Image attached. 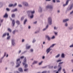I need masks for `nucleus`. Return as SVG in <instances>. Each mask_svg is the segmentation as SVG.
Segmentation results:
<instances>
[{
	"instance_id": "27",
	"label": "nucleus",
	"mask_w": 73,
	"mask_h": 73,
	"mask_svg": "<svg viewBox=\"0 0 73 73\" xmlns=\"http://www.w3.org/2000/svg\"><path fill=\"white\" fill-rule=\"evenodd\" d=\"M35 13V11H31V15H33Z\"/></svg>"
},
{
	"instance_id": "60",
	"label": "nucleus",
	"mask_w": 73,
	"mask_h": 73,
	"mask_svg": "<svg viewBox=\"0 0 73 73\" xmlns=\"http://www.w3.org/2000/svg\"><path fill=\"white\" fill-rule=\"evenodd\" d=\"M57 3H60V1L59 0H58L56 1Z\"/></svg>"
},
{
	"instance_id": "12",
	"label": "nucleus",
	"mask_w": 73,
	"mask_h": 73,
	"mask_svg": "<svg viewBox=\"0 0 73 73\" xmlns=\"http://www.w3.org/2000/svg\"><path fill=\"white\" fill-rule=\"evenodd\" d=\"M23 3L25 7H28V3L26 2H23Z\"/></svg>"
},
{
	"instance_id": "39",
	"label": "nucleus",
	"mask_w": 73,
	"mask_h": 73,
	"mask_svg": "<svg viewBox=\"0 0 73 73\" xmlns=\"http://www.w3.org/2000/svg\"><path fill=\"white\" fill-rule=\"evenodd\" d=\"M69 29H70V30H72L73 29V27H70L69 28Z\"/></svg>"
},
{
	"instance_id": "25",
	"label": "nucleus",
	"mask_w": 73,
	"mask_h": 73,
	"mask_svg": "<svg viewBox=\"0 0 73 73\" xmlns=\"http://www.w3.org/2000/svg\"><path fill=\"white\" fill-rule=\"evenodd\" d=\"M64 26L66 27H67L68 26V23L66 22L65 23H64Z\"/></svg>"
},
{
	"instance_id": "52",
	"label": "nucleus",
	"mask_w": 73,
	"mask_h": 73,
	"mask_svg": "<svg viewBox=\"0 0 73 73\" xmlns=\"http://www.w3.org/2000/svg\"><path fill=\"white\" fill-rule=\"evenodd\" d=\"M30 51L31 52H33V49H30Z\"/></svg>"
},
{
	"instance_id": "2",
	"label": "nucleus",
	"mask_w": 73,
	"mask_h": 73,
	"mask_svg": "<svg viewBox=\"0 0 73 73\" xmlns=\"http://www.w3.org/2000/svg\"><path fill=\"white\" fill-rule=\"evenodd\" d=\"M48 23L49 24V25H52V18L50 17H49L48 19Z\"/></svg>"
},
{
	"instance_id": "18",
	"label": "nucleus",
	"mask_w": 73,
	"mask_h": 73,
	"mask_svg": "<svg viewBox=\"0 0 73 73\" xmlns=\"http://www.w3.org/2000/svg\"><path fill=\"white\" fill-rule=\"evenodd\" d=\"M12 23L13 25V26H15V20H13Z\"/></svg>"
},
{
	"instance_id": "45",
	"label": "nucleus",
	"mask_w": 73,
	"mask_h": 73,
	"mask_svg": "<svg viewBox=\"0 0 73 73\" xmlns=\"http://www.w3.org/2000/svg\"><path fill=\"white\" fill-rule=\"evenodd\" d=\"M17 5V4L16 3H15L14 5H13V7H16Z\"/></svg>"
},
{
	"instance_id": "44",
	"label": "nucleus",
	"mask_w": 73,
	"mask_h": 73,
	"mask_svg": "<svg viewBox=\"0 0 73 73\" xmlns=\"http://www.w3.org/2000/svg\"><path fill=\"white\" fill-rule=\"evenodd\" d=\"M48 27H49V25H46V29H47L48 28Z\"/></svg>"
},
{
	"instance_id": "6",
	"label": "nucleus",
	"mask_w": 73,
	"mask_h": 73,
	"mask_svg": "<svg viewBox=\"0 0 73 73\" xmlns=\"http://www.w3.org/2000/svg\"><path fill=\"white\" fill-rule=\"evenodd\" d=\"M31 47V46L30 45L29 46V44H27L26 45V49H29Z\"/></svg>"
},
{
	"instance_id": "11",
	"label": "nucleus",
	"mask_w": 73,
	"mask_h": 73,
	"mask_svg": "<svg viewBox=\"0 0 73 73\" xmlns=\"http://www.w3.org/2000/svg\"><path fill=\"white\" fill-rule=\"evenodd\" d=\"M73 7V5L72 4L71 6L70 7V8L68 9V11H71V10H72V8Z\"/></svg>"
},
{
	"instance_id": "23",
	"label": "nucleus",
	"mask_w": 73,
	"mask_h": 73,
	"mask_svg": "<svg viewBox=\"0 0 73 73\" xmlns=\"http://www.w3.org/2000/svg\"><path fill=\"white\" fill-rule=\"evenodd\" d=\"M18 31L16 30H15L13 31V33L14 35H15L16 33V32H17Z\"/></svg>"
},
{
	"instance_id": "35",
	"label": "nucleus",
	"mask_w": 73,
	"mask_h": 73,
	"mask_svg": "<svg viewBox=\"0 0 73 73\" xmlns=\"http://www.w3.org/2000/svg\"><path fill=\"white\" fill-rule=\"evenodd\" d=\"M11 65H12V66H13V65H15V63H14V62H11Z\"/></svg>"
},
{
	"instance_id": "17",
	"label": "nucleus",
	"mask_w": 73,
	"mask_h": 73,
	"mask_svg": "<svg viewBox=\"0 0 73 73\" xmlns=\"http://www.w3.org/2000/svg\"><path fill=\"white\" fill-rule=\"evenodd\" d=\"M16 23L18 25H20V21L19 20H17L16 21Z\"/></svg>"
},
{
	"instance_id": "15",
	"label": "nucleus",
	"mask_w": 73,
	"mask_h": 73,
	"mask_svg": "<svg viewBox=\"0 0 73 73\" xmlns=\"http://www.w3.org/2000/svg\"><path fill=\"white\" fill-rule=\"evenodd\" d=\"M63 62H61L60 63H58V67L59 68H61V64H62L63 63Z\"/></svg>"
},
{
	"instance_id": "32",
	"label": "nucleus",
	"mask_w": 73,
	"mask_h": 73,
	"mask_svg": "<svg viewBox=\"0 0 73 73\" xmlns=\"http://www.w3.org/2000/svg\"><path fill=\"white\" fill-rule=\"evenodd\" d=\"M36 41V39H33V43H35V42Z\"/></svg>"
},
{
	"instance_id": "10",
	"label": "nucleus",
	"mask_w": 73,
	"mask_h": 73,
	"mask_svg": "<svg viewBox=\"0 0 73 73\" xmlns=\"http://www.w3.org/2000/svg\"><path fill=\"white\" fill-rule=\"evenodd\" d=\"M52 50V49H51L50 47L48 48L46 50V54H48V53H49L50 51Z\"/></svg>"
},
{
	"instance_id": "28",
	"label": "nucleus",
	"mask_w": 73,
	"mask_h": 73,
	"mask_svg": "<svg viewBox=\"0 0 73 73\" xmlns=\"http://www.w3.org/2000/svg\"><path fill=\"white\" fill-rule=\"evenodd\" d=\"M54 30H57L58 29V27L54 26Z\"/></svg>"
},
{
	"instance_id": "24",
	"label": "nucleus",
	"mask_w": 73,
	"mask_h": 73,
	"mask_svg": "<svg viewBox=\"0 0 73 73\" xmlns=\"http://www.w3.org/2000/svg\"><path fill=\"white\" fill-rule=\"evenodd\" d=\"M3 17L5 18L8 17V14H7V13H6L5 15L3 16Z\"/></svg>"
},
{
	"instance_id": "5",
	"label": "nucleus",
	"mask_w": 73,
	"mask_h": 73,
	"mask_svg": "<svg viewBox=\"0 0 73 73\" xmlns=\"http://www.w3.org/2000/svg\"><path fill=\"white\" fill-rule=\"evenodd\" d=\"M46 38H47V40H48V41H50V40H51V38L49 36L46 35L45 36Z\"/></svg>"
},
{
	"instance_id": "30",
	"label": "nucleus",
	"mask_w": 73,
	"mask_h": 73,
	"mask_svg": "<svg viewBox=\"0 0 73 73\" xmlns=\"http://www.w3.org/2000/svg\"><path fill=\"white\" fill-rule=\"evenodd\" d=\"M54 45H55V44H52L51 46L49 48H53V47L54 46Z\"/></svg>"
},
{
	"instance_id": "53",
	"label": "nucleus",
	"mask_w": 73,
	"mask_h": 73,
	"mask_svg": "<svg viewBox=\"0 0 73 73\" xmlns=\"http://www.w3.org/2000/svg\"><path fill=\"white\" fill-rule=\"evenodd\" d=\"M18 6L19 7H22V5L21 4L19 5Z\"/></svg>"
},
{
	"instance_id": "56",
	"label": "nucleus",
	"mask_w": 73,
	"mask_h": 73,
	"mask_svg": "<svg viewBox=\"0 0 73 73\" xmlns=\"http://www.w3.org/2000/svg\"><path fill=\"white\" fill-rule=\"evenodd\" d=\"M42 62H40V63H39V65H41V64H42Z\"/></svg>"
},
{
	"instance_id": "57",
	"label": "nucleus",
	"mask_w": 73,
	"mask_h": 73,
	"mask_svg": "<svg viewBox=\"0 0 73 73\" xmlns=\"http://www.w3.org/2000/svg\"><path fill=\"white\" fill-rule=\"evenodd\" d=\"M21 50H19V51H18V54H20V53H21Z\"/></svg>"
},
{
	"instance_id": "54",
	"label": "nucleus",
	"mask_w": 73,
	"mask_h": 73,
	"mask_svg": "<svg viewBox=\"0 0 73 73\" xmlns=\"http://www.w3.org/2000/svg\"><path fill=\"white\" fill-rule=\"evenodd\" d=\"M55 38V37L54 36H53L52 37H51V39H54Z\"/></svg>"
},
{
	"instance_id": "31",
	"label": "nucleus",
	"mask_w": 73,
	"mask_h": 73,
	"mask_svg": "<svg viewBox=\"0 0 73 73\" xmlns=\"http://www.w3.org/2000/svg\"><path fill=\"white\" fill-rule=\"evenodd\" d=\"M11 17L13 18L15 17V14H12V16H11Z\"/></svg>"
},
{
	"instance_id": "14",
	"label": "nucleus",
	"mask_w": 73,
	"mask_h": 73,
	"mask_svg": "<svg viewBox=\"0 0 73 73\" xmlns=\"http://www.w3.org/2000/svg\"><path fill=\"white\" fill-rule=\"evenodd\" d=\"M68 3H68V1H66V4H64L63 5V7H65V6H66V5H68Z\"/></svg>"
},
{
	"instance_id": "58",
	"label": "nucleus",
	"mask_w": 73,
	"mask_h": 73,
	"mask_svg": "<svg viewBox=\"0 0 73 73\" xmlns=\"http://www.w3.org/2000/svg\"><path fill=\"white\" fill-rule=\"evenodd\" d=\"M6 10L7 11H9V8H7Z\"/></svg>"
},
{
	"instance_id": "7",
	"label": "nucleus",
	"mask_w": 73,
	"mask_h": 73,
	"mask_svg": "<svg viewBox=\"0 0 73 73\" xmlns=\"http://www.w3.org/2000/svg\"><path fill=\"white\" fill-rule=\"evenodd\" d=\"M6 54H7V52H5L4 53V55L1 58L0 62H2V60H3V58H4V57H5V56H6Z\"/></svg>"
},
{
	"instance_id": "61",
	"label": "nucleus",
	"mask_w": 73,
	"mask_h": 73,
	"mask_svg": "<svg viewBox=\"0 0 73 73\" xmlns=\"http://www.w3.org/2000/svg\"><path fill=\"white\" fill-rule=\"evenodd\" d=\"M53 66H50L49 67V68H53Z\"/></svg>"
},
{
	"instance_id": "33",
	"label": "nucleus",
	"mask_w": 73,
	"mask_h": 73,
	"mask_svg": "<svg viewBox=\"0 0 73 73\" xmlns=\"http://www.w3.org/2000/svg\"><path fill=\"white\" fill-rule=\"evenodd\" d=\"M28 68V64H25V68L26 69V68Z\"/></svg>"
},
{
	"instance_id": "36",
	"label": "nucleus",
	"mask_w": 73,
	"mask_h": 73,
	"mask_svg": "<svg viewBox=\"0 0 73 73\" xmlns=\"http://www.w3.org/2000/svg\"><path fill=\"white\" fill-rule=\"evenodd\" d=\"M60 54H58L55 57L56 58H58V57H60Z\"/></svg>"
},
{
	"instance_id": "22",
	"label": "nucleus",
	"mask_w": 73,
	"mask_h": 73,
	"mask_svg": "<svg viewBox=\"0 0 73 73\" xmlns=\"http://www.w3.org/2000/svg\"><path fill=\"white\" fill-rule=\"evenodd\" d=\"M7 35V33H5L3 34V35L2 36V37H4L6 36V35Z\"/></svg>"
},
{
	"instance_id": "16",
	"label": "nucleus",
	"mask_w": 73,
	"mask_h": 73,
	"mask_svg": "<svg viewBox=\"0 0 73 73\" xmlns=\"http://www.w3.org/2000/svg\"><path fill=\"white\" fill-rule=\"evenodd\" d=\"M18 70L19 71L21 72H23V69H22V68H19L18 69Z\"/></svg>"
},
{
	"instance_id": "4",
	"label": "nucleus",
	"mask_w": 73,
	"mask_h": 73,
	"mask_svg": "<svg viewBox=\"0 0 73 73\" xmlns=\"http://www.w3.org/2000/svg\"><path fill=\"white\" fill-rule=\"evenodd\" d=\"M46 8H49L50 9H52L53 8L52 5H49L47 6L46 7Z\"/></svg>"
},
{
	"instance_id": "59",
	"label": "nucleus",
	"mask_w": 73,
	"mask_h": 73,
	"mask_svg": "<svg viewBox=\"0 0 73 73\" xmlns=\"http://www.w3.org/2000/svg\"><path fill=\"white\" fill-rule=\"evenodd\" d=\"M47 29L46 28H45L44 29H43V31H46Z\"/></svg>"
},
{
	"instance_id": "13",
	"label": "nucleus",
	"mask_w": 73,
	"mask_h": 73,
	"mask_svg": "<svg viewBox=\"0 0 73 73\" xmlns=\"http://www.w3.org/2000/svg\"><path fill=\"white\" fill-rule=\"evenodd\" d=\"M27 13L28 15V16H29L31 15V11H27Z\"/></svg>"
},
{
	"instance_id": "40",
	"label": "nucleus",
	"mask_w": 73,
	"mask_h": 73,
	"mask_svg": "<svg viewBox=\"0 0 73 73\" xmlns=\"http://www.w3.org/2000/svg\"><path fill=\"white\" fill-rule=\"evenodd\" d=\"M57 13H60V10H57Z\"/></svg>"
},
{
	"instance_id": "64",
	"label": "nucleus",
	"mask_w": 73,
	"mask_h": 73,
	"mask_svg": "<svg viewBox=\"0 0 73 73\" xmlns=\"http://www.w3.org/2000/svg\"><path fill=\"white\" fill-rule=\"evenodd\" d=\"M72 13H73V11L70 13V15H72Z\"/></svg>"
},
{
	"instance_id": "48",
	"label": "nucleus",
	"mask_w": 73,
	"mask_h": 73,
	"mask_svg": "<svg viewBox=\"0 0 73 73\" xmlns=\"http://www.w3.org/2000/svg\"><path fill=\"white\" fill-rule=\"evenodd\" d=\"M28 69H27L24 70L25 72H28Z\"/></svg>"
},
{
	"instance_id": "43",
	"label": "nucleus",
	"mask_w": 73,
	"mask_h": 73,
	"mask_svg": "<svg viewBox=\"0 0 73 73\" xmlns=\"http://www.w3.org/2000/svg\"><path fill=\"white\" fill-rule=\"evenodd\" d=\"M70 48H73V44L69 46Z\"/></svg>"
},
{
	"instance_id": "20",
	"label": "nucleus",
	"mask_w": 73,
	"mask_h": 73,
	"mask_svg": "<svg viewBox=\"0 0 73 73\" xmlns=\"http://www.w3.org/2000/svg\"><path fill=\"white\" fill-rule=\"evenodd\" d=\"M38 11L40 12H42V8L41 7H39Z\"/></svg>"
},
{
	"instance_id": "21",
	"label": "nucleus",
	"mask_w": 73,
	"mask_h": 73,
	"mask_svg": "<svg viewBox=\"0 0 73 73\" xmlns=\"http://www.w3.org/2000/svg\"><path fill=\"white\" fill-rule=\"evenodd\" d=\"M37 62H38V61H34L32 64V65H34L35 64H37Z\"/></svg>"
},
{
	"instance_id": "42",
	"label": "nucleus",
	"mask_w": 73,
	"mask_h": 73,
	"mask_svg": "<svg viewBox=\"0 0 73 73\" xmlns=\"http://www.w3.org/2000/svg\"><path fill=\"white\" fill-rule=\"evenodd\" d=\"M1 7L3 5V3H0Z\"/></svg>"
},
{
	"instance_id": "19",
	"label": "nucleus",
	"mask_w": 73,
	"mask_h": 73,
	"mask_svg": "<svg viewBox=\"0 0 73 73\" xmlns=\"http://www.w3.org/2000/svg\"><path fill=\"white\" fill-rule=\"evenodd\" d=\"M17 11V9H13L11 10V12H15L16 11Z\"/></svg>"
},
{
	"instance_id": "3",
	"label": "nucleus",
	"mask_w": 73,
	"mask_h": 73,
	"mask_svg": "<svg viewBox=\"0 0 73 73\" xmlns=\"http://www.w3.org/2000/svg\"><path fill=\"white\" fill-rule=\"evenodd\" d=\"M15 40L14 39L11 40V45L12 46H15L16 43H15Z\"/></svg>"
},
{
	"instance_id": "49",
	"label": "nucleus",
	"mask_w": 73,
	"mask_h": 73,
	"mask_svg": "<svg viewBox=\"0 0 73 73\" xmlns=\"http://www.w3.org/2000/svg\"><path fill=\"white\" fill-rule=\"evenodd\" d=\"M33 15H31L30 16V18L31 19H32V18H33Z\"/></svg>"
},
{
	"instance_id": "37",
	"label": "nucleus",
	"mask_w": 73,
	"mask_h": 73,
	"mask_svg": "<svg viewBox=\"0 0 73 73\" xmlns=\"http://www.w3.org/2000/svg\"><path fill=\"white\" fill-rule=\"evenodd\" d=\"M8 31H9L10 32H12V30L9 28L7 29Z\"/></svg>"
},
{
	"instance_id": "50",
	"label": "nucleus",
	"mask_w": 73,
	"mask_h": 73,
	"mask_svg": "<svg viewBox=\"0 0 73 73\" xmlns=\"http://www.w3.org/2000/svg\"><path fill=\"white\" fill-rule=\"evenodd\" d=\"M24 17H22L21 18V20L22 21L24 20Z\"/></svg>"
},
{
	"instance_id": "9",
	"label": "nucleus",
	"mask_w": 73,
	"mask_h": 73,
	"mask_svg": "<svg viewBox=\"0 0 73 73\" xmlns=\"http://www.w3.org/2000/svg\"><path fill=\"white\" fill-rule=\"evenodd\" d=\"M69 21V19L68 18L67 19H65L63 20V23H66V22L68 21Z\"/></svg>"
},
{
	"instance_id": "38",
	"label": "nucleus",
	"mask_w": 73,
	"mask_h": 73,
	"mask_svg": "<svg viewBox=\"0 0 73 73\" xmlns=\"http://www.w3.org/2000/svg\"><path fill=\"white\" fill-rule=\"evenodd\" d=\"M27 19H25V20L24 24L25 25L26 24V23L27 22Z\"/></svg>"
},
{
	"instance_id": "47",
	"label": "nucleus",
	"mask_w": 73,
	"mask_h": 73,
	"mask_svg": "<svg viewBox=\"0 0 73 73\" xmlns=\"http://www.w3.org/2000/svg\"><path fill=\"white\" fill-rule=\"evenodd\" d=\"M47 73V71H43L42 73Z\"/></svg>"
},
{
	"instance_id": "8",
	"label": "nucleus",
	"mask_w": 73,
	"mask_h": 73,
	"mask_svg": "<svg viewBox=\"0 0 73 73\" xmlns=\"http://www.w3.org/2000/svg\"><path fill=\"white\" fill-rule=\"evenodd\" d=\"M23 62L22 64L23 65H24L27 62V58H26V57H25L24 59L23 60Z\"/></svg>"
},
{
	"instance_id": "41",
	"label": "nucleus",
	"mask_w": 73,
	"mask_h": 73,
	"mask_svg": "<svg viewBox=\"0 0 73 73\" xmlns=\"http://www.w3.org/2000/svg\"><path fill=\"white\" fill-rule=\"evenodd\" d=\"M10 38H11V36H9L7 38V40H9V39H10Z\"/></svg>"
},
{
	"instance_id": "55",
	"label": "nucleus",
	"mask_w": 73,
	"mask_h": 73,
	"mask_svg": "<svg viewBox=\"0 0 73 73\" xmlns=\"http://www.w3.org/2000/svg\"><path fill=\"white\" fill-rule=\"evenodd\" d=\"M24 56H22L20 58H21V59H23L24 58Z\"/></svg>"
},
{
	"instance_id": "29",
	"label": "nucleus",
	"mask_w": 73,
	"mask_h": 73,
	"mask_svg": "<svg viewBox=\"0 0 73 73\" xmlns=\"http://www.w3.org/2000/svg\"><path fill=\"white\" fill-rule=\"evenodd\" d=\"M13 7V4H10L9 5V7Z\"/></svg>"
},
{
	"instance_id": "62",
	"label": "nucleus",
	"mask_w": 73,
	"mask_h": 73,
	"mask_svg": "<svg viewBox=\"0 0 73 73\" xmlns=\"http://www.w3.org/2000/svg\"><path fill=\"white\" fill-rule=\"evenodd\" d=\"M54 34L55 35H57L58 33L57 32H54Z\"/></svg>"
},
{
	"instance_id": "63",
	"label": "nucleus",
	"mask_w": 73,
	"mask_h": 73,
	"mask_svg": "<svg viewBox=\"0 0 73 73\" xmlns=\"http://www.w3.org/2000/svg\"><path fill=\"white\" fill-rule=\"evenodd\" d=\"M57 68V66H54V68L56 69V68Z\"/></svg>"
},
{
	"instance_id": "1",
	"label": "nucleus",
	"mask_w": 73,
	"mask_h": 73,
	"mask_svg": "<svg viewBox=\"0 0 73 73\" xmlns=\"http://www.w3.org/2000/svg\"><path fill=\"white\" fill-rule=\"evenodd\" d=\"M20 58L17 59V65L16 66L17 68H18V67L20 66V64H21V61H20Z\"/></svg>"
},
{
	"instance_id": "51",
	"label": "nucleus",
	"mask_w": 73,
	"mask_h": 73,
	"mask_svg": "<svg viewBox=\"0 0 73 73\" xmlns=\"http://www.w3.org/2000/svg\"><path fill=\"white\" fill-rule=\"evenodd\" d=\"M27 52V51H25L23 52L22 53V54H24V53H25Z\"/></svg>"
},
{
	"instance_id": "26",
	"label": "nucleus",
	"mask_w": 73,
	"mask_h": 73,
	"mask_svg": "<svg viewBox=\"0 0 73 73\" xmlns=\"http://www.w3.org/2000/svg\"><path fill=\"white\" fill-rule=\"evenodd\" d=\"M61 56L62 58H65V54L64 53L62 54Z\"/></svg>"
},
{
	"instance_id": "46",
	"label": "nucleus",
	"mask_w": 73,
	"mask_h": 73,
	"mask_svg": "<svg viewBox=\"0 0 73 73\" xmlns=\"http://www.w3.org/2000/svg\"><path fill=\"white\" fill-rule=\"evenodd\" d=\"M62 61V60H58L57 61V62H60V61Z\"/></svg>"
},
{
	"instance_id": "34",
	"label": "nucleus",
	"mask_w": 73,
	"mask_h": 73,
	"mask_svg": "<svg viewBox=\"0 0 73 73\" xmlns=\"http://www.w3.org/2000/svg\"><path fill=\"white\" fill-rule=\"evenodd\" d=\"M62 69V67H60L59 68V69L58 70V72H60V71H61V69Z\"/></svg>"
}]
</instances>
